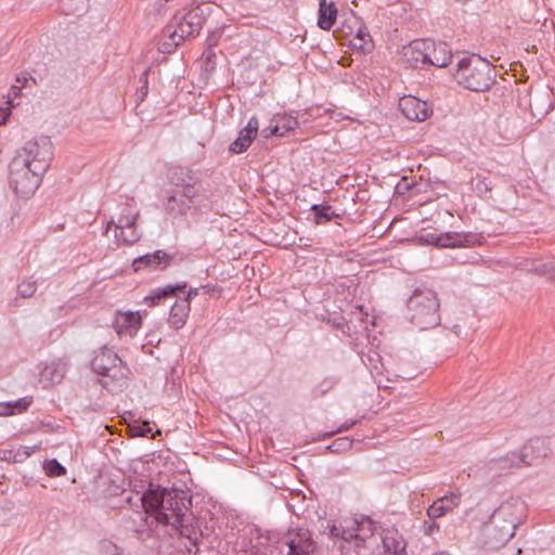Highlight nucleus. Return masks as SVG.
<instances>
[{
	"label": "nucleus",
	"instance_id": "f257e3e1",
	"mask_svg": "<svg viewBox=\"0 0 555 555\" xmlns=\"http://www.w3.org/2000/svg\"><path fill=\"white\" fill-rule=\"evenodd\" d=\"M144 513L158 525L178 531L188 553L201 551L197 529L192 525L191 496L183 490L153 485L140 498Z\"/></svg>",
	"mask_w": 555,
	"mask_h": 555
},
{
	"label": "nucleus",
	"instance_id": "f03ea898",
	"mask_svg": "<svg viewBox=\"0 0 555 555\" xmlns=\"http://www.w3.org/2000/svg\"><path fill=\"white\" fill-rule=\"evenodd\" d=\"M527 517V506L520 499H509L492 513L489 525L485 528V547L498 551L504 546L515 530Z\"/></svg>",
	"mask_w": 555,
	"mask_h": 555
},
{
	"label": "nucleus",
	"instance_id": "7ed1b4c3",
	"mask_svg": "<svg viewBox=\"0 0 555 555\" xmlns=\"http://www.w3.org/2000/svg\"><path fill=\"white\" fill-rule=\"evenodd\" d=\"M374 531V522L364 516L354 519L352 526H344L335 520H323L319 528L320 535L327 538L333 550L340 552L341 555L360 553L361 548L366 547L367 539L373 538Z\"/></svg>",
	"mask_w": 555,
	"mask_h": 555
},
{
	"label": "nucleus",
	"instance_id": "20e7f679",
	"mask_svg": "<svg viewBox=\"0 0 555 555\" xmlns=\"http://www.w3.org/2000/svg\"><path fill=\"white\" fill-rule=\"evenodd\" d=\"M453 77L460 86L467 90L485 92L490 90L495 82L496 70L488 60L472 54L459 61Z\"/></svg>",
	"mask_w": 555,
	"mask_h": 555
},
{
	"label": "nucleus",
	"instance_id": "39448f33",
	"mask_svg": "<svg viewBox=\"0 0 555 555\" xmlns=\"http://www.w3.org/2000/svg\"><path fill=\"white\" fill-rule=\"evenodd\" d=\"M205 21L204 11L199 7L185 13H177L163 30L170 40V42L163 43V52H170L188 38L197 36Z\"/></svg>",
	"mask_w": 555,
	"mask_h": 555
},
{
	"label": "nucleus",
	"instance_id": "423d86ee",
	"mask_svg": "<svg viewBox=\"0 0 555 555\" xmlns=\"http://www.w3.org/2000/svg\"><path fill=\"white\" fill-rule=\"evenodd\" d=\"M440 302L436 292L416 288L408 300L410 321L420 330H428L440 323Z\"/></svg>",
	"mask_w": 555,
	"mask_h": 555
},
{
	"label": "nucleus",
	"instance_id": "0eeeda50",
	"mask_svg": "<svg viewBox=\"0 0 555 555\" xmlns=\"http://www.w3.org/2000/svg\"><path fill=\"white\" fill-rule=\"evenodd\" d=\"M25 160L13 158L9 166V184L14 193L21 197H29L35 194L41 183L44 172L25 165Z\"/></svg>",
	"mask_w": 555,
	"mask_h": 555
},
{
	"label": "nucleus",
	"instance_id": "6e6552de",
	"mask_svg": "<svg viewBox=\"0 0 555 555\" xmlns=\"http://www.w3.org/2000/svg\"><path fill=\"white\" fill-rule=\"evenodd\" d=\"M53 157V144L49 137H39L25 142L14 158L25 160V165L46 172Z\"/></svg>",
	"mask_w": 555,
	"mask_h": 555
},
{
	"label": "nucleus",
	"instance_id": "1a4fd4ad",
	"mask_svg": "<svg viewBox=\"0 0 555 555\" xmlns=\"http://www.w3.org/2000/svg\"><path fill=\"white\" fill-rule=\"evenodd\" d=\"M198 188L185 190H168L163 199L165 212L171 218L185 217L195 207V198L199 195Z\"/></svg>",
	"mask_w": 555,
	"mask_h": 555
},
{
	"label": "nucleus",
	"instance_id": "9d476101",
	"mask_svg": "<svg viewBox=\"0 0 555 555\" xmlns=\"http://www.w3.org/2000/svg\"><path fill=\"white\" fill-rule=\"evenodd\" d=\"M279 544L287 546L286 555H311L317 551V542L312 533L302 527L289 529Z\"/></svg>",
	"mask_w": 555,
	"mask_h": 555
},
{
	"label": "nucleus",
	"instance_id": "9b49d317",
	"mask_svg": "<svg viewBox=\"0 0 555 555\" xmlns=\"http://www.w3.org/2000/svg\"><path fill=\"white\" fill-rule=\"evenodd\" d=\"M551 452L548 442L540 437L532 438L520 449L517 460L525 466L540 463Z\"/></svg>",
	"mask_w": 555,
	"mask_h": 555
},
{
	"label": "nucleus",
	"instance_id": "f8f14e48",
	"mask_svg": "<svg viewBox=\"0 0 555 555\" xmlns=\"http://www.w3.org/2000/svg\"><path fill=\"white\" fill-rule=\"evenodd\" d=\"M401 113L410 120L424 121L433 113L431 107L425 101L413 95H404L399 100Z\"/></svg>",
	"mask_w": 555,
	"mask_h": 555
},
{
	"label": "nucleus",
	"instance_id": "ddd939ff",
	"mask_svg": "<svg viewBox=\"0 0 555 555\" xmlns=\"http://www.w3.org/2000/svg\"><path fill=\"white\" fill-rule=\"evenodd\" d=\"M129 374L130 370L120 360L117 364L113 365L109 371L101 375L103 377L102 385L111 391L120 390L127 386Z\"/></svg>",
	"mask_w": 555,
	"mask_h": 555
},
{
	"label": "nucleus",
	"instance_id": "4468645a",
	"mask_svg": "<svg viewBox=\"0 0 555 555\" xmlns=\"http://www.w3.org/2000/svg\"><path fill=\"white\" fill-rule=\"evenodd\" d=\"M172 256L164 250H156L152 254L143 255L132 262L134 271L142 270L144 268H153L164 270L170 264Z\"/></svg>",
	"mask_w": 555,
	"mask_h": 555
},
{
	"label": "nucleus",
	"instance_id": "2eb2a0df",
	"mask_svg": "<svg viewBox=\"0 0 555 555\" xmlns=\"http://www.w3.org/2000/svg\"><path fill=\"white\" fill-rule=\"evenodd\" d=\"M169 181L175 186L172 190H185L194 186L198 188V191H201V181L190 168H173L170 171Z\"/></svg>",
	"mask_w": 555,
	"mask_h": 555
},
{
	"label": "nucleus",
	"instance_id": "dca6fc26",
	"mask_svg": "<svg viewBox=\"0 0 555 555\" xmlns=\"http://www.w3.org/2000/svg\"><path fill=\"white\" fill-rule=\"evenodd\" d=\"M428 241L438 247L447 248L469 246L473 243L470 235L461 234L457 232H446L438 235L429 234Z\"/></svg>",
	"mask_w": 555,
	"mask_h": 555
},
{
	"label": "nucleus",
	"instance_id": "f3484780",
	"mask_svg": "<svg viewBox=\"0 0 555 555\" xmlns=\"http://www.w3.org/2000/svg\"><path fill=\"white\" fill-rule=\"evenodd\" d=\"M428 56L427 65L444 67L452 60V52L446 42H438L427 39Z\"/></svg>",
	"mask_w": 555,
	"mask_h": 555
},
{
	"label": "nucleus",
	"instance_id": "a211bd4d",
	"mask_svg": "<svg viewBox=\"0 0 555 555\" xmlns=\"http://www.w3.org/2000/svg\"><path fill=\"white\" fill-rule=\"evenodd\" d=\"M461 503V494L451 492L442 498L434 501V503L427 508V515L430 519H435L444 516L449 512H452Z\"/></svg>",
	"mask_w": 555,
	"mask_h": 555
},
{
	"label": "nucleus",
	"instance_id": "6ab92c4d",
	"mask_svg": "<svg viewBox=\"0 0 555 555\" xmlns=\"http://www.w3.org/2000/svg\"><path fill=\"white\" fill-rule=\"evenodd\" d=\"M121 359L117 353L108 348H101L95 351L93 359L91 360V367L94 373L102 375L109 371V369L117 364Z\"/></svg>",
	"mask_w": 555,
	"mask_h": 555
},
{
	"label": "nucleus",
	"instance_id": "aec40b11",
	"mask_svg": "<svg viewBox=\"0 0 555 555\" xmlns=\"http://www.w3.org/2000/svg\"><path fill=\"white\" fill-rule=\"evenodd\" d=\"M404 55L411 66L420 67L427 65L428 48L427 39L413 41L405 50Z\"/></svg>",
	"mask_w": 555,
	"mask_h": 555
},
{
	"label": "nucleus",
	"instance_id": "412c9836",
	"mask_svg": "<svg viewBox=\"0 0 555 555\" xmlns=\"http://www.w3.org/2000/svg\"><path fill=\"white\" fill-rule=\"evenodd\" d=\"M140 212L131 205H124L117 220H111L107 222L106 232L114 227L115 231L137 225Z\"/></svg>",
	"mask_w": 555,
	"mask_h": 555
},
{
	"label": "nucleus",
	"instance_id": "4be33fe9",
	"mask_svg": "<svg viewBox=\"0 0 555 555\" xmlns=\"http://www.w3.org/2000/svg\"><path fill=\"white\" fill-rule=\"evenodd\" d=\"M385 555H403L406 543L397 530H386L382 537Z\"/></svg>",
	"mask_w": 555,
	"mask_h": 555
},
{
	"label": "nucleus",
	"instance_id": "5701e85b",
	"mask_svg": "<svg viewBox=\"0 0 555 555\" xmlns=\"http://www.w3.org/2000/svg\"><path fill=\"white\" fill-rule=\"evenodd\" d=\"M191 310L188 299L177 300L170 309L168 322L173 328H181L186 323Z\"/></svg>",
	"mask_w": 555,
	"mask_h": 555
},
{
	"label": "nucleus",
	"instance_id": "b1692460",
	"mask_svg": "<svg viewBox=\"0 0 555 555\" xmlns=\"http://www.w3.org/2000/svg\"><path fill=\"white\" fill-rule=\"evenodd\" d=\"M337 18V9L333 1L320 0L318 11V26L323 30H330Z\"/></svg>",
	"mask_w": 555,
	"mask_h": 555
},
{
	"label": "nucleus",
	"instance_id": "393cba45",
	"mask_svg": "<svg viewBox=\"0 0 555 555\" xmlns=\"http://www.w3.org/2000/svg\"><path fill=\"white\" fill-rule=\"evenodd\" d=\"M141 325V317L138 312H119L115 319V330L118 334H132Z\"/></svg>",
	"mask_w": 555,
	"mask_h": 555
},
{
	"label": "nucleus",
	"instance_id": "a878e982",
	"mask_svg": "<svg viewBox=\"0 0 555 555\" xmlns=\"http://www.w3.org/2000/svg\"><path fill=\"white\" fill-rule=\"evenodd\" d=\"M350 22L356 26V34L353 39L350 41V46L353 49L361 50L363 52L371 51L373 48L372 39L370 34L365 31L362 22L354 15L350 17Z\"/></svg>",
	"mask_w": 555,
	"mask_h": 555
},
{
	"label": "nucleus",
	"instance_id": "bb28decb",
	"mask_svg": "<svg viewBox=\"0 0 555 555\" xmlns=\"http://www.w3.org/2000/svg\"><path fill=\"white\" fill-rule=\"evenodd\" d=\"M186 282L176 284V285H167L164 288H157L152 292L151 295L146 296L144 301L150 306H157L165 298L176 296L178 291H182L186 287Z\"/></svg>",
	"mask_w": 555,
	"mask_h": 555
},
{
	"label": "nucleus",
	"instance_id": "cd10ccee",
	"mask_svg": "<svg viewBox=\"0 0 555 555\" xmlns=\"http://www.w3.org/2000/svg\"><path fill=\"white\" fill-rule=\"evenodd\" d=\"M299 122L296 117L283 114L273 117V128L270 133H276V137H283L289 131L296 129Z\"/></svg>",
	"mask_w": 555,
	"mask_h": 555
},
{
	"label": "nucleus",
	"instance_id": "c85d7f7f",
	"mask_svg": "<svg viewBox=\"0 0 555 555\" xmlns=\"http://www.w3.org/2000/svg\"><path fill=\"white\" fill-rule=\"evenodd\" d=\"M66 373L65 364L61 361L51 362L47 364L41 372V376L43 379L48 380L50 384H59L62 382Z\"/></svg>",
	"mask_w": 555,
	"mask_h": 555
},
{
	"label": "nucleus",
	"instance_id": "c756f323",
	"mask_svg": "<svg viewBox=\"0 0 555 555\" xmlns=\"http://www.w3.org/2000/svg\"><path fill=\"white\" fill-rule=\"evenodd\" d=\"M517 456L518 454L516 452H513L504 457L491 460L489 463V469L500 470L501 473H507L513 467H520L522 465L521 463H518Z\"/></svg>",
	"mask_w": 555,
	"mask_h": 555
},
{
	"label": "nucleus",
	"instance_id": "7c9ffc66",
	"mask_svg": "<svg viewBox=\"0 0 555 555\" xmlns=\"http://www.w3.org/2000/svg\"><path fill=\"white\" fill-rule=\"evenodd\" d=\"M311 210L314 214V221L317 224H325L334 218L339 217V215L336 214L330 205L314 204L311 206Z\"/></svg>",
	"mask_w": 555,
	"mask_h": 555
},
{
	"label": "nucleus",
	"instance_id": "2f4dec72",
	"mask_svg": "<svg viewBox=\"0 0 555 555\" xmlns=\"http://www.w3.org/2000/svg\"><path fill=\"white\" fill-rule=\"evenodd\" d=\"M34 453L30 447H20L17 450H3L1 459L9 463H22Z\"/></svg>",
	"mask_w": 555,
	"mask_h": 555
},
{
	"label": "nucleus",
	"instance_id": "473e14b6",
	"mask_svg": "<svg viewBox=\"0 0 555 555\" xmlns=\"http://www.w3.org/2000/svg\"><path fill=\"white\" fill-rule=\"evenodd\" d=\"M140 237L141 233L137 225L115 231V238L118 244L122 243L125 245H132L137 243Z\"/></svg>",
	"mask_w": 555,
	"mask_h": 555
},
{
	"label": "nucleus",
	"instance_id": "72a5a7b5",
	"mask_svg": "<svg viewBox=\"0 0 555 555\" xmlns=\"http://www.w3.org/2000/svg\"><path fill=\"white\" fill-rule=\"evenodd\" d=\"M233 552L245 553L248 555H263L258 548L255 550L251 540L248 539L246 534H242L236 539L234 542Z\"/></svg>",
	"mask_w": 555,
	"mask_h": 555
},
{
	"label": "nucleus",
	"instance_id": "f704fd0d",
	"mask_svg": "<svg viewBox=\"0 0 555 555\" xmlns=\"http://www.w3.org/2000/svg\"><path fill=\"white\" fill-rule=\"evenodd\" d=\"M255 138L244 130H241L238 137L231 143L230 151L238 154L245 152L251 144Z\"/></svg>",
	"mask_w": 555,
	"mask_h": 555
},
{
	"label": "nucleus",
	"instance_id": "c9c22d12",
	"mask_svg": "<svg viewBox=\"0 0 555 555\" xmlns=\"http://www.w3.org/2000/svg\"><path fill=\"white\" fill-rule=\"evenodd\" d=\"M60 3L63 12L67 15H79L86 8V0H60Z\"/></svg>",
	"mask_w": 555,
	"mask_h": 555
},
{
	"label": "nucleus",
	"instance_id": "e433bc0d",
	"mask_svg": "<svg viewBox=\"0 0 555 555\" xmlns=\"http://www.w3.org/2000/svg\"><path fill=\"white\" fill-rule=\"evenodd\" d=\"M43 469L49 477H61L66 474V468L55 459L46 461Z\"/></svg>",
	"mask_w": 555,
	"mask_h": 555
},
{
	"label": "nucleus",
	"instance_id": "4c0bfd02",
	"mask_svg": "<svg viewBox=\"0 0 555 555\" xmlns=\"http://www.w3.org/2000/svg\"><path fill=\"white\" fill-rule=\"evenodd\" d=\"M37 291V282L33 280H23L17 286V294L22 298H30Z\"/></svg>",
	"mask_w": 555,
	"mask_h": 555
},
{
	"label": "nucleus",
	"instance_id": "58836bf2",
	"mask_svg": "<svg viewBox=\"0 0 555 555\" xmlns=\"http://www.w3.org/2000/svg\"><path fill=\"white\" fill-rule=\"evenodd\" d=\"M351 446L352 440L349 437H339L327 447V450L332 453H340L349 450Z\"/></svg>",
	"mask_w": 555,
	"mask_h": 555
},
{
	"label": "nucleus",
	"instance_id": "ea45409f",
	"mask_svg": "<svg viewBox=\"0 0 555 555\" xmlns=\"http://www.w3.org/2000/svg\"><path fill=\"white\" fill-rule=\"evenodd\" d=\"M129 429H130L132 436H137V437H146L149 434L152 433V428L147 421H144L141 423L137 422V423L130 425Z\"/></svg>",
	"mask_w": 555,
	"mask_h": 555
},
{
	"label": "nucleus",
	"instance_id": "a19ab883",
	"mask_svg": "<svg viewBox=\"0 0 555 555\" xmlns=\"http://www.w3.org/2000/svg\"><path fill=\"white\" fill-rule=\"evenodd\" d=\"M33 399L30 397H24L15 401L8 402L11 405L13 414L25 412L31 404Z\"/></svg>",
	"mask_w": 555,
	"mask_h": 555
},
{
	"label": "nucleus",
	"instance_id": "79ce46f5",
	"mask_svg": "<svg viewBox=\"0 0 555 555\" xmlns=\"http://www.w3.org/2000/svg\"><path fill=\"white\" fill-rule=\"evenodd\" d=\"M258 128H259V121H258V118L253 116L247 125L245 126V128H243L242 130H244L246 133H249L250 135H253L254 138H256L257 135V132H258Z\"/></svg>",
	"mask_w": 555,
	"mask_h": 555
},
{
	"label": "nucleus",
	"instance_id": "37998d69",
	"mask_svg": "<svg viewBox=\"0 0 555 555\" xmlns=\"http://www.w3.org/2000/svg\"><path fill=\"white\" fill-rule=\"evenodd\" d=\"M12 107H14V104L8 105L4 103L3 106H0V126L7 125L12 113Z\"/></svg>",
	"mask_w": 555,
	"mask_h": 555
},
{
	"label": "nucleus",
	"instance_id": "c03bdc74",
	"mask_svg": "<svg viewBox=\"0 0 555 555\" xmlns=\"http://www.w3.org/2000/svg\"><path fill=\"white\" fill-rule=\"evenodd\" d=\"M21 89H22V87L13 85L10 88V91L8 94V100L5 101V104H8V105L13 104V99L21 95Z\"/></svg>",
	"mask_w": 555,
	"mask_h": 555
},
{
	"label": "nucleus",
	"instance_id": "a18cd8bd",
	"mask_svg": "<svg viewBox=\"0 0 555 555\" xmlns=\"http://www.w3.org/2000/svg\"><path fill=\"white\" fill-rule=\"evenodd\" d=\"M343 31L349 36H352L356 34V26L352 22H350V18H348L347 21L344 22Z\"/></svg>",
	"mask_w": 555,
	"mask_h": 555
},
{
	"label": "nucleus",
	"instance_id": "49530a36",
	"mask_svg": "<svg viewBox=\"0 0 555 555\" xmlns=\"http://www.w3.org/2000/svg\"><path fill=\"white\" fill-rule=\"evenodd\" d=\"M439 530V525L436 521H430L429 524H424V531L427 535L433 534L435 531Z\"/></svg>",
	"mask_w": 555,
	"mask_h": 555
},
{
	"label": "nucleus",
	"instance_id": "de8ad7c7",
	"mask_svg": "<svg viewBox=\"0 0 555 555\" xmlns=\"http://www.w3.org/2000/svg\"><path fill=\"white\" fill-rule=\"evenodd\" d=\"M10 415H13L11 405L8 402H0V416H10Z\"/></svg>",
	"mask_w": 555,
	"mask_h": 555
},
{
	"label": "nucleus",
	"instance_id": "09e8293b",
	"mask_svg": "<svg viewBox=\"0 0 555 555\" xmlns=\"http://www.w3.org/2000/svg\"><path fill=\"white\" fill-rule=\"evenodd\" d=\"M198 288H190L183 299H188V302L191 305V300L198 295Z\"/></svg>",
	"mask_w": 555,
	"mask_h": 555
},
{
	"label": "nucleus",
	"instance_id": "8fccbe9b",
	"mask_svg": "<svg viewBox=\"0 0 555 555\" xmlns=\"http://www.w3.org/2000/svg\"><path fill=\"white\" fill-rule=\"evenodd\" d=\"M272 128H273V118L271 119L270 125L268 127L263 128L261 131L264 138H269L271 135H276V133H270Z\"/></svg>",
	"mask_w": 555,
	"mask_h": 555
},
{
	"label": "nucleus",
	"instance_id": "3c124183",
	"mask_svg": "<svg viewBox=\"0 0 555 555\" xmlns=\"http://www.w3.org/2000/svg\"><path fill=\"white\" fill-rule=\"evenodd\" d=\"M197 533H198V534H199V533H201V534H203V533H202L201 531H198V530H197ZM198 547H199V550H201V551H198V553L204 552V551H205L204 548H207V545H205V538H204V535H202V538H199ZM192 553H193L194 555H196V554H197V552L195 553L194 551H192L190 554H192Z\"/></svg>",
	"mask_w": 555,
	"mask_h": 555
},
{
	"label": "nucleus",
	"instance_id": "603ef678",
	"mask_svg": "<svg viewBox=\"0 0 555 555\" xmlns=\"http://www.w3.org/2000/svg\"><path fill=\"white\" fill-rule=\"evenodd\" d=\"M357 422L356 421H351V422H345L339 428H338V433H341V431H346L348 430L349 428H351Z\"/></svg>",
	"mask_w": 555,
	"mask_h": 555
},
{
	"label": "nucleus",
	"instance_id": "864d4df0",
	"mask_svg": "<svg viewBox=\"0 0 555 555\" xmlns=\"http://www.w3.org/2000/svg\"><path fill=\"white\" fill-rule=\"evenodd\" d=\"M550 279L555 282V263H550L547 268Z\"/></svg>",
	"mask_w": 555,
	"mask_h": 555
},
{
	"label": "nucleus",
	"instance_id": "5fc2aeb1",
	"mask_svg": "<svg viewBox=\"0 0 555 555\" xmlns=\"http://www.w3.org/2000/svg\"><path fill=\"white\" fill-rule=\"evenodd\" d=\"M29 79H33V78L29 77ZM16 81L21 82L23 86H25L28 81V78L27 77H17Z\"/></svg>",
	"mask_w": 555,
	"mask_h": 555
},
{
	"label": "nucleus",
	"instance_id": "6e6d98bb",
	"mask_svg": "<svg viewBox=\"0 0 555 555\" xmlns=\"http://www.w3.org/2000/svg\"><path fill=\"white\" fill-rule=\"evenodd\" d=\"M395 376L397 378H401L403 380H408V379H411L413 377L412 375H400V374H396Z\"/></svg>",
	"mask_w": 555,
	"mask_h": 555
},
{
	"label": "nucleus",
	"instance_id": "4d7b16f0",
	"mask_svg": "<svg viewBox=\"0 0 555 555\" xmlns=\"http://www.w3.org/2000/svg\"><path fill=\"white\" fill-rule=\"evenodd\" d=\"M202 288L205 289L206 293H209L211 291L210 285H204V286H202Z\"/></svg>",
	"mask_w": 555,
	"mask_h": 555
},
{
	"label": "nucleus",
	"instance_id": "13d9d810",
	"mask_svg": "<svg viewBox=\"0 0 555 555\" xmlns=\"http://www.w3.org/2000/svg\"><path fill=\"white\" fill-rule=\"evenodd\" d=\"M522 553V548L521 547H518L517 548V554L516 555H520Z\"/></svg>",
	"mask_w": 555,
	"mask_h": 555
},
{
	"label": "nucleus",
	"instance_id": "bf43d9fd",
	"mask_svg": "<svg viewBox=\"0 0 555 555\" xmlns=\"http://www.w3.org/2000/svg\"><path fill=\"white\" fill-rule=\"evenodd\" d=\"M147 81L145 80V86H144V89L147 90V86H146ZM144 94H146V91H144Z\"/></svg>",
	"mask_w": 555,
	"mask_h": 555
},
{
	"label": "nucleus",
	"instance_id": "052dcab7",
	"mask_svg": "<svg viewBox=\"0 0 555 555\" xmlns=\"http://www.w3.org/2000/svg\"><path fill=\"white\" fill-rule=\"evenodd\" d=\"M332 435H334V433H328L326 434V437H331Z\"/></svg>",
	"mask_w": 555,
	"mask_h": 555
}]
</instances>
